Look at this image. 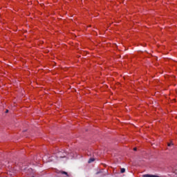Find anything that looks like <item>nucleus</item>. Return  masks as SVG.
Masks as SVG:
<instances>
[{"label":"nucleus","mask_w":177,"mask_h":177,"mask_svg":"<svg viewBox=\"0 0 177 177\" xmlns=\"http://www.w3.org/2000/svg\"><path fill=\"white\" fill-rule=\"evenodd\" d=\"M121 174H124V172H125V169L122 168L120 170Z\"/></svg>","instance_id":"4"},{"label":"nucleus","mask_w":177,"mask_h":177,"mask_svg":"<svg viewBox=\"0 0 177 177\" xmlns=\"http://www.w3.org/2000/svg\"><path fill=\"white\" fill-rule=\"evenodd\" d=\"M59 173H61L62 175H66V176H67V177L70 176L66 171H59Z\"/></svg>","instance_id":"2"},{"label":"nucleus","mask_w":177,"mask_h":177,"mask_svg":"<svg viewBox=\"0 0 177 177\" xmlns=\"http://www.w3.org/2000/svg\"><path fill=\"white\" fill-rule=\"evenodd\" d=\"M6 113H9V110L7 109V110L6 111Z\"/></svg>","instance_id":"7"},{"label":"nucleus","mask_w":177,"mask_h":177,"mask_svg":"<svg viewBox=\"0 0 177 177\" xmlns=\"http://www.w3.org/2000/svg\"><path fill=\"white\" fill-rule=\"evenodd\" d=\"M133 150H134V151H136L137 148L136 147L133 148Z\"/></svg>","instance_id":"6"},{"label":"nucleus","mask_w":177,"mask_h":177,"mask_svg":"<svg viewBox=\"0 0 177 177\" xmlns=\"http://www.w3.org/2000/svg\"><path fill=\"white\" fill-rule=\"evenodd\" d=\"M172 145H174L173 143H168V144H167V146H168L169 147H170V146H172Z\"/></svg>","instance_id":"5"},{"label":"nucleus","mask_w":177,"mask_h":177,"mask_svg":"<svg viewBox=\"0 0 177 177\" xmlns=\"http://www.w3.org/2000/svg\"><path fill=\"white\" fill-rule=\"evenodd\" d=\"M56 156L57 158H64V157H66V153L64 152L59 151Z\"/></svg>","instance_id":"1"},{"label":"nucleus","mask_w":177,"mask_h":177,"mask_svg":"<svg viewBox=\"0 0 177 177\" xmlns=\"http://www.w3.org/2000/svg\"><path fill=\"white\" fill-rule=\"evenodd\" d=\"M93 161H95V158H90L89 160H88V164H91V162H93Z\"/></svg>","instance_id":"3"}]
</instances>
